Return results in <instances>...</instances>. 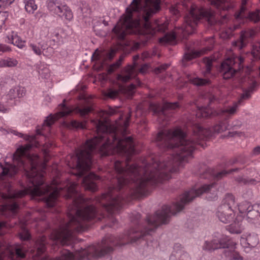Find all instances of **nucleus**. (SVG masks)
<instances>
[{
  "mask_svg": "<svg viewBox=\"0 0 260 260\" xmlns=\"http://www.w3.org/2000/svg\"><path fill=\"white\" fill-rule=\"evenodd\" d=\"M131 117L129 112L122 124L116 122V125H111L107 120L91 121L95 126L97 136L87 140L76 155L70 156L68 165L76 169L77 172L73 173L75 175L81 177L89 170L91 155L96 148L105 155L110 154V151L128 155L135 152L132 138L125 136Z\"/></svg>",
  "mask_w": 260,
  "mask_h": 260,
  "instance_id": "nucleus-1",
  "label": "nucleus"
},
{
  "mask_svg": "<svg viewBox=\"0 0 260 260\" xmlns=\"http://www.w3.org/2000/svg\"><path fill=\"white\" fill-rule=\"evenodd\" d=\"M160 0H133L126 9V15L113 29L119 40L124 39L131 28L144 27L143 33L150 36L156 32H164L168 23H159L157 20L149 21V18L160 9Z\"/></svg>",
  "mask_w": 260,
  "mask_h": 260,
  "instance_id": "nucleus-2",
  "label": "nucleus"
},
{
  "mask_svg": "<svg viewBox=\"0 0 260 260\" xmlns=\"http://www.w3.org/2000/svg\"><path fill=\"white\" fill-rule=\"evenodd\" d=\"M77 184L71 182L67 189V198H73V205L69 207V221L50 235L53 241L62 245L69 244L74 239V232L84 231L88 228L87 222L95 218L97 211L93 206H85V200L76 189Z\"/></svg>",
  "mask_w": 260,
  "mask_h": 260,
  "instance_id": "nucleus-3",
  "label": "nucleus"
},
{
  "mask_svg": "<svg viewBox=\"0 0 260 260\" xmlns=\"http://www.w3.org/2000/svg\"><path fill=\"white\" fill-rule=\"evenodd\" d=\"M31 160L29 162L27 160L24 161L25 169L21 167L25 171V175L29 180V183L24 189L14 190L9 183H6L3 185V189L0 192L1 196L4 200H8L4 205L5 210L11 211L15 213L18 208V204L14 202L13 200L16 198H21L27 193H30L33 196H41L45 194H49L45 197V202L48 207H51L55 205L57 196L59 193L58 188L49 185L41 186L43 184V175L39 173L37 170V163L35 158L34 160L30 157H26Z\"/></svg>",
  "mask_w": 260,
  "mask_h": 260,
  "instance_id": "nucleus-4",
  "label": "nucleus"
},
{
  "mask_svg": "<svg viewBox=\"0 0 260 260\" xmlns=\"http://www.w3.org/2000/svg\"><path fill=\"white\" fill-rule=\"evenodd\" d=\"M204 19L209 24L213 25L217 22L223 23L226 19V14L222 16V20H217L214 13L210 9L192 6L189 12L184 17V23L179 30L186 38L188 35L193 33L201 19Z\"/></svg>",
  "mask_w": 260,
  "mask_h": 260,
  "instance_id": "nucleus-5",
  "label": "nucleus"
},
{
  "mask_svg": "<svg viewBox=\"0 0 260 260\" xmlns=\"http://www.w3.org/2000/svg\"><path fill=\"white\" fill-rule=\"evenodd\" d=\"M31 147V145L27 144L18 147L13 154V165L11 166L8 168H4L2 174L4 175H7L12 177L17 173L18 169L20 170L21 167H23L25 169L24 161L27 160L30 162L31 160L29 158H26L25 155L26 154L27 151Z\"/></svg>",
  "mask_w": 260,
  "mask_h": 260,
  "instance_id": "nucleus-6",
  "label": "nucleus"
},
{
  "mask_svg": "<svg viewBox=\"0 0 260 260\" xmlns=\"http://www.w3.org/2000/svg\"><path fill=\"white\" fill-rule=\"evenodd\" d=\"M244 58L241 56H233L226 59L221 64L220 72L224 79L233 77L236 73L241 71L243 68L242 63Z\"/></svg>",
  "mask_w": 260,
  "mask_h": 260,
  "instance_id": "nucleus-7",
  "label": "nucleus"
},
{
  "mask_svg": "<svg viewBox=\"0 0 260 260\" xmlns=\"http://www.w3.org/2000/svg\"><path fill=\"white\" fill-rule=\"evenodd\" d=\"M64 102L65 100H63V103L60 104V106L64 107V109L56 114L53 117L51 116L47 117L46 119L44 121V125L50 126L54 122L55 120L58 119L59 117L69 115L73 111L79 114L81 116H84L91 111V108L90 107H86L83 109H81L77 107L74 109H70L65 107V104H64Z\"/></svg>",
  "mask_w": 260,
  "mask_h": 260,
  "instance_id": "nucleus-8",
  "label": "nucleus"
},
{
  "mask_svg": "<svg viewBox=\"0 0 260 260\" xmlns=\"http://www.w3.org/2000/svg\"><path fill=\"white\" fill-rule=\"evenodd\" d=\"M233 242L225 238L214 239L211 241H206L203 246L205 250H214L219 248H229Z\"/></svg>",
  "mask_w": 260,
  "mask_h": 260,
  "instance_id": "nucleus-9",
  "label": "nucleus"
},
{
  "mask_svg": "<svg viewBox=\"0 0 260 260\" xmlns=\"http://www.w3.org/2000/svg\"><path fill=\"white\" fill-rule=\"evenodd\" d=\"M216 215L219 220L224 223H231L236 218L233 209L225 205H220L218 207Z\"/></svg>",
  "mask_w": 260,
  "mask_h": 260,
  "instance_id": "nucleus-10",
  "label": "nucleus"
},
{
  "mask_svg": "<svg viewBox=\"0 0 260 260\" xmlns=\"http://www.w3.org/2000/svg\"><path fill=\"white\" fill-rule=\"evenodd\" d=\"M138 55L134 56L133 57L134 62L133 65H128L123 70L121 74L117 75V80L122 81V82H127L131 80L133 77L136 76L135 68L137 66V63L135 61L139 58Z\"/></svg>",
  "mask_w": 260,
  "mask_h": 260,
  "instance_id": "nucleus-11",
  "label": "nucleus"
},
{
  "mask_svg": "<svg viewBox=\"0 0 260 260\" xmlns=\"http://www.w3.org/2000/svg\"><path fill=\"white\" fill-rule=\"evenodd\" d=\"M169 260H190V257L189 254L183 249L181 245L176 243L174 246Z\"/></svg>",
  "mask_w": 260,
  "mask_h": 260,
  "instance_id": "nucleus-12",
  "label": "nucleus"
},
{
  "mask_svg": "<svg viewBox=\"0 0 260 260\" xmlns=\"http://www.w3.org/2000/svg\"><path fill=\"white\" fill-rule=\"evenodd\" d=\"M178 102L174 103H167L164 104L162 107L159 104H150L149 109L151 111H153L154 114H165V111L169 109H175L178 107Z\"/></svg>",
  "mask_w": 260,
  "mask_h": 260,
  "instance_id": "nucleus-13",
  "label": "nucleus"
},
{
  "mask_svg": "<svg viewBox=\"0 0 260 260\" xmlns=\"http://www.w3.org/2000/svg\"><path fill=\"white\" fill-rule=\"evenodd\" d=\"M37 252L34 260H62V251L59 257L56 259H47L46 258H40L39 256L42 254L45 249V238L42 237L36 243Z\"/></svg>",
  "mask_w": 260,
  "mask_h": 260,
  "instance_id": "nucleus-14",
  "label": "nucleus"
},
{
  "mask_svg": "<svg viewBox=\"0 0 260 260\" xmlns=\"http://www.w3.org/2000/svg\"><path fill=\"white\" fill-rule=\"evenodd\" d=\"M259 240L257 236L249 234L247 236H242L240 239V244L245 248H253L258 243Z\"/></svg>",
  "mask_w": 260,
  "mask_h": 260,
  "instance_id": "nucleus-15",
  "label": "nucleus"
},
{
  "mask_svg": "<svg viewBox=\"0 0 260 260\" xmlns=\"http://www.w3.org/2000/svg\"><path fill=\"white\" fill-rule=\"evenodd\" d=\"M98 179L99 177L92 173L85 176L82 180V184L85 189L93 192L96 191L97 187L94 180Z\"/></svg>",
  "mask_w": 260,
  "mask_h": 260,
  "instance_id": "nucleus-16",
  "label": "nucleus"
},
{
  "mask_svg": "<svg viewBox=\"0 0 260 260\" xmlns=\"http://www.w3.org/2000/svg\"><path fill=\"white\" fill-rule=\"evenodd\" d=\"M66 5H62L59 0H49L47 7L49 10L56 15H61Z\"/></svg>",
  "mask_w": 260,
  "mask_h": 260,
  "instance_id": "nucleus-17",
  "label": "nucleus"
},
{
  "mask_svg": "<svg viewBox=\"0 0 260 260\" xmlns=\"http://www.w3.org/2000/svg\"><path fill=\"white\" fill-rule=\"evenodd\" d=\"M249 86L243 90L239 102L242 100H246L249 99L253 92L256 90L258 84L255 80H251V82L249 83Z\"/></svg>",
  "mask_w": 260,
  "mask_h": 260,
  "instance_id": "nucleus-18",
  "label": "nucleus"
},
{
  "mask_svg": "<svg viewBox=\"0 0 260 260\" xmlns=\"http://www.w3.org/2000/svg\"><path fill=\"white\" fill-rule=\"evenodd\" d=\"M255 35V31L253 30H247L242 32L240 37V41L238 42V46L240 49L244 47L247 42L248 39L253 37Z\"/></svg>",
  "mask_w": 260,
  "mask_h": 260,
  "instance_id": "nucleus-19",
  "label": "nucleus"
},
{
  "mask_svg": "<svg viewBox=\"0 0 260 260\" xmlns=\"http://www.w3.org/2000/svg\"><path fill=\"white\" fill-rule=\"evenodd\" d=\"M241 220V216H237L233 221L234 222V224L233 223L231 224L227 227V230L232 234H240L241 233V230L240 228V222Z\"/></svg>",
  "mask_w": 260,
  "mask_h": 260,
  "instance_id": "nucleus-20",
  "label": "nucleus"
},
{
  "mask_svg": "<svg viewBox=\"0 0 260 260\" xmlns=\"http://www.w3.org/2000/svg\"><path fill=\"white\" fill-rule=\"evenodd\" d=\"M25 90L23 87L17 86L11 89L9 92L8 95L11 99L17 98H21L25 94Z\"/></svg>",
  "mask_w": 260,
  "mask_h": 260,
  "instance_id": "nucleus-21",
  "label": "nucleus"
},
{
  "mask_svg": "<svg viewBox=\"0 0 260 260\" xmlns=\"http://www.w3.org/2000/svg\"><path fill=\"white\" fill-rule=\"evenodd\" d=\"M32 50L36 55L40 56L43 54L45 56H48L49 54L45 50V47L44 45L39 43L38 45L30 44L29 45Z\"/></svg>",
  "mask_w": 260,
  "mask_h": 260,
  "instance_id": "nucleus-22",
  "label": "nucleus"
},
{
  "mask_svg": "<svg viewBox=\"0 0 260 260\" xmlns=\"http://www.w3.org/2000/svg\"><path fill=\"white\" fill-rule=\"evenodd\" d=\"M64 125L70 129H84L86 128V122H79L76 120H72L70 122H64Z\"/></svg>",
  "mask_w": 260,
  "mask_h": 260,
  "instance_id": "nucleus-23",
  "label": "nucleus"
},
{
  "mask_svg": "<svg viewBox=\"0 0 260 260\" xmlns=\"http://www.w3.org/2000/svg\"><path fill=\"white\" fill-rule=\"evenodd\" d=\"M18 61L13 58H7L0 60V68L3 67H14L18 64Z\"/></svg>",
  "mask_w": 260,
  "mask_h": 260,
  "instance_id": "nucleus-24",
  "label": "nucleus"
},
{
  "mask_svg": "<svg viewBox=\"0 0 260 260\" xmlns=\"http://www.w3.org/2000/svg\"><path fill=\"white\" fill-rule=\"evenodd\" d=\"M238 108V103H235L232 106H230L224 109H221L219 113L221 114L227 113L229 116L234 115L237 113Z\"/></svg>",
  "mask_w": 260,
  "mask_h": 260,
  "instance_id": "nucleus-25",
  "label": "nucleus"
},
{
  "mask_svg": "<svg viewBox=\"0 0 260 260\" xmlns=\"http://www.w3.org/2000/svg\"><path fill=\"white\" fill-rule=\"evenodd\" d=\"M9 42L17 46L19 48H22L25 46V42L23 41L17 35L12 36L11 39L8 38Z\"/></svg>",
  "mask_w": 260,
  "mask_h": 260,
  "instance_id": "nucleus-26",
  "label": "nucleus"
},
{
  "mask_svg": "<svg viewBox=\"0 0 260 260\" xmlns=\"http://www.w3.org/2000/svg\"><path fill=\"white\" fill-rule=\"evenodd\" d=\"M25 9L29 14H33L37 9V5L35 0H27L25 1Z\"/></svg>",
  "mask_w": 260,
  "mask_h": 260,
  "instance_id": "nucleus-27",
  "label": "nucleus"
},
{
  "mask_svg": "<svg viewBox=\"0 0 260 260\" xmlns=\"http://www.w3.org/2000/svg\"><path fill=\"white\" fill-rule=\"evenodd\" d=\"M235 199L234 196L232 194H226L223 201V203L221 205H225L230 209L235 205Z\"/></svg>",
  "mask_w": 260,
  "mask_h": 260,
  "instance_id": "nucleus-28",
  "label": "nucleus"
},
{
  "mask_svg": "<svg viewBox=\"0 0 260 260\" xmlns=\"http://www.w3.org/2000/svg\"><path fill=\"white\" fill-rule=\"evenodd\" d=\"M235 180L239 184L244 185L255 184L256 180L254 179H249L243 176L235 178Z\"/></svg>",
  "mask_w": 260,
  "mask_h": 260,
  "instance_id": "nucleus-29",
  "label": "nucleus"
},
{
  "mask_svg": "<svg viewBox=\"0 0 260 260\" xmlns=\"http://www.w3.org/2000/svg\"><path fill=\"white\" fill-rule=\"evenodd\" d=\"M225 255L230 260H243V257L238 253L235 251H230L228 249L225 250Z\"/></svg>",
  "mask_w": 260,
  "mask_h": 260,
  "instance_id": "nucleus-30",
  "label": "nucleus"
},
{
  "mask_svg": "<svg viewBox=\"0 0 260 260\" xmlns=\"http://www.w3.org/2000/svg\"><path fill=\"white\" fill-rule=\"evenodd\" d=\"M191 83L196 86H204L209 83L210 80L208 79H202L201 78H193L190 79Z\"/></svg>",
  "mask_w": 260,
  "mask_h": 260,
  "instance_id": "nucleus-31",
  "label": "nucleus"
},
{
  "mask_svg": "<svg viewBox=\"0 0 260 260\" xmlns=\"http://www.w3.org/2000/svg\"><path fill=\"white\" fill-rule=\"evenodd\" d=\"M175 40V36L173 33L167 34L164 37L160 38L159 42L162 44L172 43Z\"/></svg>",
  "mask_w": 260,
  "mask_h": 260,
  "instance_id": "nucleus-32",
  "label": "nucleus"
},
{
  "mask_svg": "<svg viewBox=\"0 0 260 260\" xmlns=\"http://www.w3.org/2000/svg\"><path fill=\"white\" fill-rule=\"evenodd\" d=\"M201 54V52L199 51H192L190 52L186 53L184 54L182 59V61L184 62L185 61H189L193 58L199 56Z\"/></svg>",
  "mask_w": 260,
  "mask_h": 260,
  "instance_id": "nucleus-33",
  "label": "nucleus"
},
{
  "mask_svg": "<svg viewBox=\"0 0 260 260\" xmlns=\"http://www.w3.org/2000/svg\"><path fill=\"white\" fill-rule=\"evenodd\" d=\"M61 15L58 16L60 17H64L66 20H71L73 18V14L70 9L65 6L62 9V12Z\"/></svg>",
  "mask_w": 260,
  "mask_h": 260,
  "instance_id": "nucleus-34",
  "label": "nucleus"
},
{
  "mask_svg": "<svg viewBox=\"0 0 260 260\" xmlns=\"http://www.w3.org/2000/svg\"><path fill=\"white\" fill-rule=\"evenodd\" d=\"M119 93V90H115L111 88L108 89L106 92L104 93V95L110 99L116 98Z\"/></svg>",
  "mask_w": 260,
  "mask_h": 260,
  "instance_id": "nucleus-35",
  "label": "nucleus"
},
{
  "mask_svg": "<svg viewBox=\"0 0 260 260\" xmlns=\"http://www.w3.org/2000/svg\"><path fill=\"white\" fill-rule=\"evenodd\" d=\"M238 170H239L238 168L231 169V170H229L228 171L223 170L220 172L217 173L215 175V177L217 179L219 180V179L222 178L224 176H225L227 174L232 173L233 172L237 171Z\"/></svg>",
  "mask_w": 260,
  "mask_h": 260,
  "instance_id": "nucleus-36",
  "label": "nucleus"
},
{
  "mask_svg": "<svg viewBox=\"0 0 260 260\" xmlns=\"http://www.w3.org/2000/svg\"><path fill=\"white\" fill-rule=\"evenodd\" d=\"M210 112L207 109L202 108L198 110L196 115L198 117L206 118L210 115Z\"/></svg>",
  "mask_w": 260,
  "mask_h": 260,
  "instance_id": "nucleus-37",
  "label": "nucleus"
},
{
  "mask_svg": "<svg viewBox=\"0 0 260 260\" xmlns=\"http://www.w3.org/2000/svg\"><path fill=\"white\" fill-rule=\"evenodd\" d=\"M81 10L85 16H87L91 13V9L89 5L87 3H83L81 7Z\"/></svg>",
  "mask_w": 260,
  "mask_h": 260,
  "instance_id": "nucleus-38",
  "label": "nucleus"
},
{
  "mask_svg": "<svg viewBox=\"0 0 260 260\" xmlns=\"http://www.w3.org/2000/svg\"><path fill=\"white\" fill-rule=\"evenodd\" d=\"M249 20L254 22H257L259 20L258 12H253L249 13L248 16Z\"/></svg>",
  "mask_w": 260,
  "mask_h": 260,
  "instance_id": "nucleus-39",
  "label": "nucleus"
},
{
  "mask_svg": "<svg viewBox=\"0 0 260 260\" xmlns=\"http://www.w3.org/2000/svg\"><path fill=\"white\" fill-rule=\"evenodd\" d=\"M204 62L206 67V71L204 74L206 75L210 72L211 68L212 66V60L208 58H206L204 59Z\"/></svg>",
  "mask_w": 260,
  "mask_h": 260,
  "instance_id": "nucleus-40",
  "label": "nucleus"
},
{
  "mask_svg": "<svg viewBox=\"0 0 260 260\" xmlns=\"http://www.w3.org/2000/svg\"><path fill=\"white\" fill-rule=\"evenodd\" d=\"M246 3V0H242V6L241 8L240 11L238 14L236 15V18L237 19H240V18H242L247 17L246 15H245L244 13V11L245 10V8L244 6V5H245Z\"/></svg>",
  "mask_w": 260,
  "mask_h": 260,
  "instance_id": "nucleus-41",
  "label": "nucleus"
},
{
  "mask_svg": "<svg viewBox=\"0 0 260 260\" xmlns=\"http://www.w3.org/2000/svg\"><path fill=\"white\" fill-rule=\"evenodd\" d=\"M258 215V212L257 210L254 209H249L247 213V216L248 218L251 219H254L255 218L257 217Z\"/></svg>",
  "mask_w": 260,
  "mask_h": 260,
  "instance_id": "nucleus-42",
  "label": "nucleus"
},
{
  "mask_svg": "<svg viewBox=\"0 0 260 260\" xmlns=\"http://www.w3.org/2000/svg\"><path fill=\"white\" fill-rule=\"evenodd\" d=\"M209 1L211 5L215 6L217 8L224 9V7L222 5L223 0H209Z\"/></svg>",
  "mask_w": 260,
  "mask_h": 260,
  "instance_id": "nucleus-43",
  "label": "nucleus"
},
{
  "mask_svg": "<svg viewBox=\"0 0 260 260\" xmlns=\"http://www.w3.org/2000/svg\"><path fill=\"white\" fill-rule=\"evenodd\" d=\"M169 66L170 64H164L161 65L154 69V72L155 73L158 74L162 71H165L169 67Z\"/></svg>",
  "mask_w": 260,
  "mask_h": 260,
  "instance_id": "nucleus-44",
  "label": "nucleus"
},
{
  "mask_svg": "<svg viewBox=\"0 0 260 260\" xmlns=\"http://www.w3.org/2000/svg\"><path fill=\"white\" fill-rule=\"evenodd\" d=\"M242 121L239 119H236L232 122L231 126L233 129H236L239 128L242 126Z\"/></svg>",
  "mask_w": 260,
  "mask_h": 260,
  "instance_id": "nucleus-45",
  "label": "nucleus"
},
{
  "mask_svg": "<svg viewBox=\"0 0 260 260\" xmlns=\"http://www.w3.org/2000/svg\"><path fill=\"white\" fill-rule=\"evenodd\" d=\"M14 0H0V8L6 7L10 5Z\"/></svg>",
  "mask_w": 260,
  "mask_h": 260,
  "instance_id": "nucleus-46",
  "label": "nucleus"
},
{
  "mask_svg": "<svg viewBox=\"0 0 260 260\" xmlns=\"http://www.w3.org/2000/svg\"><path fill=\"white\" fill-rule=\"evenodd\" d=\"M120 65L121 64L118 61H117L116 62L114 63L113 64L110 66V67L108 69V73H112L115 69L119 68Z\"/></svg>",
  "mask_w": 260,
  "mask_h": 260,
  "instance_id": "nucleus-47",
  "label": "nucleus"
},
{
  "mask_svg": "<svg viewBox=\"0 0 260 260\" xmlns=\"http://www.w3.org/2000/svg\"><path fill=\"white\" fill-rule=\"evenodd\" d=\"M93 29L94 31L96 32V34L101 36H104L105 35L106 33L104 31L100 29V26L95 25L93 26Z\"/></svg>",
  "mask_w": 260,
  "mask_h": 260,
  "instance_id": "nucleus-48",
  "label": "nucleus"
},
{
  "mask_svg": "<svg viewBox=\"0 0 260 260\" xmlns=\"http://www.w3.org/2000/svg\"><path fill=\"white\" fill-rule=\"evenodd\" d=\"M21 239L26 240L29 239L30 235L28 231H24L23 233H20L19 235Z\"/></svg>",
  "mask_w": 260,
  "mask_h": 260,
  "instance_id": "nucleus-49",
  "label": "nucleus"
},
{
  "mask_svg": "<svg viewBox=\"0 0 260 260\" xmlns=\"http://www.w3.org/2000/svg\"><path fill=\"white\" fill-rule=\"evenodd\" d=\"M259 154H260V146H257L255 147L253 149V150L251 153V155L252 156H256Z\"/></svg>",
  "mask_w": 260,
  "mask_h": 260,
  "instance_id": "nucleus-50",
  "label": "nucleus"
},
{
  "mask_svg": "<svg viewBox=\"0 0 260 260\" xmlns=\"http://www.w3.org/2000/svg\"><path fill=\"white\" fill-rule=\"evenodd\" d=\"M10 51V49L9 47L5 45H0V54L2 53Z\"/></svg>",
  "mask_w": 260,
  "mask_h": 260,
  "instance_id": "nucleus-51",
  "label": "nucleus"
},
{
  "mask_svg": "<svg viewBox=\"0 0 260 260\" xmlns=\"http://www.w3.org/2000/svg\"><path fill=\"white\" fill-rule=\"evenodd\" d=\"M7 226V223L5 222H0V235H2L4 234L3 231V229Z\"/></svg>",
  "mask_w": 260,
  "mask_h": 260,
  "instance_id": "nucleus-52",
  "label": "nucleus"
},
{
  "mask_svg": "<svg viewBox=\"0 0 260 260\" xmlns=\"http://www.w3.org/2000/svg\"><path fill=\"white\" fill-rule=\"evenodd\" d=\"M252 71V69L251 67H247L245 69H243L242 72L245 73L247 75L250 74V73Z\"/></svg>",
  "mask_w": 260,
  "mask_h": 260,
  "instance_id": "nucleus-53",
  "label": "nucleus"
},
{
  "mask_svg": "<svg viewBox=\"0 0 260 260\" xmlns=\"http://www.w3.org/2000/svg\"><path fill=\"white\" fill-rule=\"evenodd\" d=\"M116 51L114 50H111L108 54H107V57L109 59H111L113 58V56H114L115 54Z\"/></svg>",
  "mask_w": 260,
  "mask_h": 260,
  "instance_id": "nucleus-54",
  "label": "nucleus"
},
{
  "mask_svg": "<svg viewBox=\"0 0 260 260\" xmlns=\"http://www.w3.org/2000/svg\"><path fill=\"white\" fill-rule=\"evenodd\" d=\"M136 86L134 84H131L129 86L127 87V91L129 92V93H132L133 91V90L135 89Z\"/></svg>",
  "mask_w": 260,
  "mask_h": 260,
  "instance_id": "nucleus-55",
  "label": "nucleus"
},
{
  "mask_svg": "<svg viewBox=\"0 0 260 260\" xmlns=\"http://www.w3.org/2000/svg\"><path fill=\"white\" fill-rule=\"evenodd\" d=\"M147 64H144L142 66V67L140 69L139 72L141 73H144L146 71V70L147 69Z\"/></svg>",
  "mask_w": 260,
  "mask_h": 260,
  "instance_id": "nucleus-56",
  "label": "nucleus"
},
{
  "mask_svg": "<svg viewBox=\"0 0 260 260\" xmlns=\"http://www.w3.org/2000/svg\"><path fill=\"white\" fill-rule=\"evenodd\" d=\"M209 100L210 103L213 102V101L216 100V97L214 95H209Z\"/></svg>",
  "mask_w": 260,
  "mask_h": 260,
  "instance_id": "nucleus-57",
  "label": "nucleus"
},
{
  "mask_svg": "<svg viewBox=\"0 0 260 260\" xmlns=\"http://www.w3.org/2000/svg\"><path fill=\"white\" fill-rule=\"evenodd\" d=\"M170 11H171V12L174 14V15H177L179 13V11H178L177 9H176L174 7H173L171 9Z\"/></svg>",
  "mask_w": 260,
  "mask_h": 260,
  "instance_id": "nucleus-58",
  "label": "nucleus"
},
{
  "mask_svg": "<svg viewBox=\"0 0 260 260\" xmlns=\"http://www.w3.org/2000/svg\"><path fill=\"white\" fill-rule=\"evenodd\" d=\"M6 111L4 106L0 103V112H5Z\"/></svg>",
  "mask_w": 260,
  "mask_h": 260,
  "instance_id": "nucleus-59",
  "label": "nucleus"
},
{
  "mask_svg": "<svg viewBox=\"0 0 260 260\" xmlns=\"http://www.w3.org/2000/svg\"><path fill=\"white\" fill-rule=\"evenodd\" d=\"M122 205V199L119 197V209L120 208Z\"/></svg>",
  "mask_w": 260,
  "mask_h": 260,
  "instance_id": "nucleus-60",
  "label": "nucleus"
},
{
  "mask_svg": "<svg viewBox=\"0 0 260 260\" xmlns=\"http://www.w3.org/2000/svg\"><path fill=\"white\" fill-rule=\"evenodd\" d=\"M139 46H140V44L139 43H135V44L133 46V49H137L139 48Z\"/></svg>",
  "mask_w": 260,
  "mask_h": 260,
  "instance_id": "nucleus-61",
  "label": "nucleus"
},
{
  "mask_svg": "<svg viewBox=\"0 0 260 260\" xmlns=\"http://www.w3.org/2000/svg\"><path fill=\"white\" fill-rule=\"evenodd\" d=\"M124 59V56L121 55L120 56L118 60H117L120 64H121L122 61H123Z\"/></svg>",
  "mask_w": 260,
  "mask_h": 260,
  "instance_id": "nucleus-62",
  "label": "nucleus"
},
{
  "mask_svg": "<svg viewBox=\"0 0 260 260\" xmlns=\"http://www.w3.org/2000/svg\"><path fill=\"white\" fill-rule=\"evenodd\" d=\"M98 55H98V54H96V52H95L94 53V54H93V56H94V57H95V58H97V59H98Z\"/></svg>",
  "mask_w": 260,
  "mask_h": 260,
  "instance_id": "nucleus-63",
  "label": "nucleus"
},
{
  "mask_svg": "<svg viewBox=\"0 0 260 260\" xmlns=\"http://www.w3.org/2000/svg\"><path fill=\"white\" fill-rule=\"evenodd\" d=\"M137 83L138 85L140 86V85H141V82H140V80H137Z\"/></svg>",
  "mask_w": 260,
  "mask_h": 260,
  "instance_id": "nucleus-64",
  "label": "nucleus"
}]
</instances>
